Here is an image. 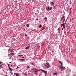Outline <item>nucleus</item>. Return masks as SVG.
Wrapping results in <instances>:
<instances>
[{"label": "nucleus", "instance_id": "nucleus-36", "mask_svg": "<svg viewBox=\"0 0 76 76\" xmlns=\"http://www.w3.org/2000/svg\"><path fill=\"white\" fill-rule=\"evenodd\" d=\"M62 30H63V29H64V28H62Z\"/></svg>", "mask_w": 76, "mask_h": 76}, {"label": "nucleus", "instance_id": "nucleus-9", "mask_svg": "<svg viewBox=\"0 0 76 76\" xmlns=\"http://www.w3.org/2000/svg\"><path fill=\"white\" fill-rule=\"evenodd\" d=\"M53 74V75H55V76H57V72H54Z\"/></svg>", "mask_w": 76, "mask_h": 76}, {"label": "nucleus", "instance_id": "nucleus-10", "mask_svg": "<svg viewBox=\"0 0 76 76\" xmlns=\"http://www.w3.org/2000/svg\"><path fill=\"white\" fill-rule=\"evenodd\" d=\"M15 75L16 76H19V74L17 73H15Z\"/></svg>", "mask_w": 76, "mask_h": 76}, {"label": "nucleus", "instance_id": "nucleus-17", "mask_svg": "<svg viewBox=\"0 0 76 76\" xmlns=\"http://www.w3.org/2000/svg\"><path fill=\"white\" fill-rule=\"evenodd\" d=\"M42 75V72H40V74H39V76H41Z\"/></svg>", "mask_w": 76, "mask_h": 76}, {"label": "nucleus", "instance_id": "nucleus-26", "mask_svg": "<svg viewBox=\"0 0 76 76\" xmlns=\"http://www.w3.org/2000/svg\"><path fill=\"white\" fill-rule=\"evenodd\" d=\"M21 58H25L24 57H21Z\"/></svg>", "mask_w": 76, "mask_h": 76}, {"label": "nucleus", "instance_id": "nucleus-25", "mask_svg": "<svg viewBox=\"0 0 76 76\" xmlns=\"http://www.w3.org/2000/svg\"><path fill=\"white\" fill-rule=\"evenodd\" d=\"M63 26V24H61V27H62Z\"/></svg>", "mask_w": 76, "mask_h": 76}, {"label": "nucleus", "instance_id": "nucleus-29", "mask_svg": "<svg viewBox=\"0 0 76 76\" xmlns=\"http://www.w3.org/2000/svg\"><path fill=\"white\" fill-rule=\"evenodd\" d=\"M45 20L46 21H47V19H46Z\"/></svg>", "mask_w": 76, "mask_h": 76}, {"label": "nucleus", "instance_id": "nucleus-2", "mask_svg": "<svg viewBox=\"0 0 76 76\" xmlns=\"http://www.w3.org/2000/svg\"><path fill=\"white\" fill-rule=\"evenodd\" d=\"M40 70L41 71V72H43L45 73V75H47V71L43 70V69H40Z\"/></svg>", "mask_w": 76, "mask_h": 76}, {"label": "nucleus", "instance_id": "nucleus-50", "mask_svg": "<svg viewBox=\"0 0 76 76\" xmlns=\"http://www.w3.org/2000/svg\"><path fill=\"white\" fill-rule=\"evenodd\" d=\"M11 65V66H12V65Z\"/></svg>", "mask_w": 76, "mask_h": 76}, {"label": "nucleus", "instance_id": "nucleus-31", "mask_svg": "<svg viewBox=\"0 0 76 76\" xmlns=\"http://www.w3.org/2000/svg\"><path fill=\"white\" fill-rule=\"evenodd\" d=\"M24 75H25L26 76L27 75L25 73H24Z\"/></svg>", "mask_w": 76, "mask_h": 76}, {"label": "nucleus", "instance_id": "nucleus-16", "mask_svg": "<svg viewBox=\"0 0 76 76\" xmlns=\"http://www.w3.org/2000/svg\"><path fill=\"white\" fill-rule=\"evenodd\" d=\"M18 56L19 57H21V56H23V55H18Z\"/></svg>", "mask_w": 76, "mask_h": 76}, {"label": "nucleus", "instance_id": "nucleus-4", "mask_svg": "<svg viewBox=\"0 0 76 76\" xmlns=\"http://www.w3.org/2000/svg\"><path fill=\"white\" fill-rule=\"evenodd\" d=\"M8 51H9L10 52H11V53H12V52H14V51H13L12 50V49L10 48H9L8 50Z\"/></svg>", "mask_w": 76, "mask_h": 76}, {"label": "nucleus", "instance_id": "nucleus-6", "mask_svg": "<svg viewBox=\"0 0 76 76\" xmlns=\"http://www.w3.org/2000/svg\"><path fill=\"white\" fill-rule=\"evenodd\" d=\"M58 61L59 62V63H60V64H61V66H63V64L62 63V62H61V61L58 60Z\"/></svg>", "mask_w": 76, "mask_h": 76}, {"label": "nucleus", "instance_id": "nucleus-45", "mask_svg": "<svg viewBox=\"0 0 76 76\" xmlns=\"http://www.w3.org/2000/svg\"><path fill=\"white\" fill-rule=\"evenodd\" d=\"M5 76H8V75H5Z\"/></svg>", "mask_w": 76, "mask_h": 76}, {"label": "nucleus", "instance_id": "nucleus-12", "mask_svg": "<svg viewBox=\"0 0 76 76\" xmlns=\"http://www.w3.org/2000/svg\"><path fill=\"white\" fill-rule=\"evenodd\" d=\"M38 71H39V70L38 69H36L35 70V72H38Z\"/></svg>", "mask_w": 76, "mask_h": 76}, {"label": "nucleus", "instance_id": "nucleus-28", "mask_svg": "<svg viewBox=\"0 0 76 76\" xmlns=\"http://www.w3.org/2000/svg\"><path fill=\"white\" fill-rule=\"evenodd\" d=\"M36 20H38V18H36Z\"/></svg>", "mask_w": 76, "mask_h": 76}, {"label": "nucleus", "instance_id": "nucleus-37", "mask_svg": "<svg viewBox=\"0 0 76 76\" xmlns=\"http://www.w3.org/2000/svg\"><path fill=\"white\" fill-rule=\"evenodd\" d=\"M3 71H4V70L3 69Z\"/></svg>", "mask_w": 76, "mask_h": 76}, {"label": "nucleus", "instance_id": "nucleus-14", "mask_svg": "<svg viewBox=\"0 0 76 76\" xmlns=\"http://www.w3.org/2000/svg\"><path fill=\"white\" fill-rule=\"evenodd\" d=\"M61 67H62V66H58V67L60 69V70H61Z\"/></svg>", "mask_w": 76, "mask_h": 76}, {"label": "nucleus", "instance_id": "nucleus-39", "mask_svg": "<svg viewBox=\"0 0 76 76\" xmlns=\"http://www.w3.org/2000/svg\"><path fill=\"white\" fill-rule=\"evenodd\" d=\"M48 10H49L50 9V8H48Z\"/></svg>", "mask_w": 76, "mask_h": 76}, {"label": "nucleus", "instance_id": "nucleus-48", "mask_svg": "<svg viewBox=\"0 0 76 76\" xmlns=\"http://www.w3.org/2000/svg\"><path fill=\"white\" fill-rule=\"evenodd\" d=\"M63 18H64V16H63Z\"/></svg>", "mask_w": 76, "mask_h": 76}, {"label": "nucleus", "instance_id": "nucleus-13", "mask_svg": "<svg viewBox=\"0 0 76 76\" xmlns=\"http://www.w3.org/2000/svg\"><path fill=\"white\" fill-rule=\"evenodd\" d=\"M9 69L10 70V71H12V69L10 68V66H9Z\"/></svg>", "mask_w": 76, "mask_h": 76}, {"label": "nucleus", "instance_id": "nucleus-30", "mask_svg": "<svg viewBox=\"0 0 76 76\" xmlns=\"http://www.w3.org/2000/svg\"><path fill=\"white\" fill-rule=\"evenodd\" d=\"M25 36H26V37H27V35H26V34H25Z\"/></svg>", "mask_w": 76, "mask_h": 76}, {"label": "nucleus", "instance_id": "nucleus-42", "mask_svg": "<svg viewBox=\"0 0 76 76\" xmlns=\"http://www.w3.org/2000/svg\"><path fill=\"white\" fill-rule=\"evenodd\" d=\"M50 10V9H49V10L50 11V10Z\"/></svg>", "mask_w": 76, "mask_h": 76}, {"label": "nucleus", "instance_id": "nucleus-38", "mask_svg": "<svg viewBox=\"0 0 76 76\" xmlns=\"http://www.w3.org/2000/svg\"><path fill=\"white\" fill-rule=\"evenodd\" d=\"M0 66H1V67L2 66V65H0Z\"/></svg>", "mask_w": 76, "mask_h": 76}, {"label": "nucleus", "instance_id": "nucleus-49", "mask_svg": "<svg viewBox=\"0 0 76 76\" xmlns=\"http://www.w3.org/2000/svg\"><path fill=\"white\" fill-rule=\"evenodd\" d=\"M71 20H70V21H71Z\"/></svg>", "mask_w": 76, "mask_h": 76}, {"label": "nucleus", "instance_id": "nucleus-11", "mask_svg": "<svg viewBox=\"0 0 76 76\" xmlns=\"http://www.w3.org/2000/svg\"><path fill=\"white\" fill-rule=\"evenodd\" d=\"M29 47H30V46L29 45L28 46V47H27L25 49L28 50V49H29Z\"/></svg>", "mask_w": 76, "mask_h": 76}, {"label": "nucleus", "instance_id": "nucleus-8", "mask_svg": "<svg viewBox=\"0 0 76 76\" xmlns=\"http://www.w3.org/2000/svg\"><path fill=\"white\" fill-rule=\"evenodd\" d=\"M50 4L51 6H54V3H53V2H50Z\"/></svg>", "mask_w": 76, "mask_h": 76}, {"label": "nucleus", "instance_id": "nucleus-34", "mask_svg": "<svg viewBox=\"0 0 76 76\" xmlns=\"http://www.w3.org/2000/svg\"><path fill=\"white\" fill-rule=\"evenodd\" d=\"M0 63H3L1 62H0Z\"/></svg>", "mask_w": 76, "mask_h": 76}, {"label": "nucleus", "instance_id": "nucleus-35", "mask_svg": "<svg viewBox=\"0 0 76 76\" xmlns=\"http://www.w3.org/2000/svg\"><path fill=\"white\" fill-rule=\"evenodd\" d=\"M10 73H11L12 74V72L11 71V72H10Z\"/></svg>", "mask_w": 76, "mask_h": 76}, {"label": "nucleus", "instance_id": "nucleus-19", "mask_svg": "<svg viewBox=\"0 0 76 76\" xmlns=\"http://www.w3.org/2000/svg\"><path fill=\"white\" fill-rule=\"evenodd\" d=\"M23 31L25 32V28H24V29H23Z\"/></svg>", "mask_w": 76, "mask_h": 76}, {"label": "nucleus", "instance_id": "nucleus-5", "mask_svg": "<svg viewBox=\"0 0 76 76\" xmlns=\"http://www.w3.org/2000/svg\"><path fill=\"white\" fill-rule=\"evenodd\" d=\"M19 61H25V59H20L19 60Z\"/></svg>", "mask_w": 76, "mask_h": 76}, {"label": "nucleus", "instance_id": "nucleus-41", "mask_svg": "<svg viewBox=\"0 0 76 76\" xmlns=\"http://www.w3.org/2000/svg\"><path fill=\"white\" fill-rule=\"evenodd\" d=\"M48 9L49 8V7H48Z\"/></svg>", "mask_w": 76, "mask_h": 76}, {"label": "nucleus", "instance_id": "nucleus-32", "mask_svg": "<svg viewBox=\"0 0 76 76\" xmlns=\"http://www.w3.org/2000/svg\"><path fill=\"white\" fill-rule=\"evenodd\" d=\"M37 73V72H34V74H37V73Z\"/></svg>", "mask_w": 76, "mask_h": 76}, {"label": "nucleus", "instance_id": "nucleus-15", "mask_svg": "<svg viewBox=\"0 0 76 76\" xmlns=\"http://www.w3.org/2000/svg\"><path fill=\"white\" fill-rule=\"evenodd\" d=\"M26 26L28 27V28H29V24H27Z\"/></svg>", "mask_w": 76, "mask_h": 76}, {"label": "nucleus", "instance_id": "nucleus-46", "mask_svg": "<svg viewBox=\"0 0 76 76\" xmlns=\"http://www.w3.org/2000/svg\"><path fill=\"white\" fill-rule=\"evenodd\" d=\"M66 0H65V1H66Z\"/></svg>", "mask_w": 76, "mask_h": 76}, {"label": "nucleus", "instance_id": "nucleus-33", "mask_svg": "<svg viewBox=\"0 0 76 76\" xmlns=\"http://www.w3.org/2000/svg\"><path fill=\"white\" fill-rule=\"evenodd\" d=\"M45 29V28H42V29Z\"/></svg>", "mask_w": 76, "mask_h": 76}, {"label": "nucleus", "instance_id": "nucleus-1", "mask_svg": "<svg viewBox=\"0 0 76 76\" xmlns=\"http://www.w3.org/2000/svg\"><path fill=\"white\" fill-rule=\"evenodd\" d=\"M45 66L47 69H48L50 67V64L48 63H46V64L45 65Z\"/></svg>", "mask_w": 76, "mask_h": 76}, {"label": "nucleus", "instance_id": "nucleus-18", "mask_svg": "<svg viewBox=\"0 0 76 76\" xmlns=\"http://www.w3.org/2000/svg\"><path fill=\"white\" fill-rule=\"evenodd\" d=\"M42 27V25H39V28H41V27Z\"/></svg>", "mask_w": 76, "mask_h": 76}, {"label": "nucleus", "instance_id": "nucleus-3", "mask_svg": "<svg viewBox=\"0 0 76 76\" xmlns=\"http://www.w3.org/2000/svg\"><path fill=\"white\" fill-rule=\"evenodd\" d=\"M64 70H66V68L64 66H62L61 67V71H63Z\"/></svg>", "mask_w": 76, "mask_h": 76}, {"label": "nucleus", "instance_id": "nucleus-40", "mask_svg": "<svg viewBox=\"0 0 76 76\" xmlns=\"http://www.w3.org/2000/svg\"><path fill=\"white\" fill-rule=\"evenodd\" d=\"M31 70H34V69H31Z\"/></svg>", "mask_w": 76, "mask_h": 76}, {"label": "nucleus", "instance_id": "nucleus-21", "mask_svg": "<svg viewBox=\"0 0 76 76\" xmlns=\"http://www.w3.org/2000/svg\"><path fill=\"white\" fill-rule=\"evenodd\" d=\"M27 68H28V69H29V68H30V67H29V66H28L27 67Z\"/></svg>", "mask_w": 76, "mask_h": 76}, {"label": "nucleus", "instance_id": "nucleus-47", "mask_svg": "<svg viewBox=\"0 0 76 76\" xmlns=\"http://www.w3.org/2000/svg\"><path fill=\"white\" fill-rule=\"evenodd\" d=\"M54 9H56V8L55 7H54Z\"/></svg>", "mask_w": 76, "mask_h": 76}, {"label": "nucleus", "instance_id": "nucleus-7", "mask_svg": "<svg viewBox=\"0 0 76 76\" xmlns=\"http://www.w3.org/2000/svg\"><path fill=\"white\" fill-rule=\"evenodd\" d=\"M10 54L11 55V56H13V55H15V53H13V52H11V53Z\"/></svg>", "mask_w": 76, "mask_h": 76}, {"label": "nucleus", "instance_id": "nucleus-24", "mask_svg": "<svg viewBox=\"0 0 76 76\" xmlns=\"http://www.w3.org/2000/svg\"><path fill=\"white\" fill-rule=\"evenodd\" d=\"M62 24H63V26L65 25V24H65V23H64Z\"/></svg>", "mask_w": 76, "mask_h": 76}, {"label": "nucleus", "instance_id": "nucleus-22", "mask_svg": "<svg viewBox=\"0 0 76 76\" xmlns=\"http://www.w3.org/2000/svg\"><path fill=\"white\" fill-rule=\"evenodd\" d=\"M63 28H65V25L63 26Z\"/></svg>", "mask_w": 76, "mask_h": 76}, {"label": "nucleus", "instance_id": "nucleus-44", "mask_svg": "<svg viewBox=\"0 0 76 76\" xmlns=\"http://www.w3.org/2000/svg\"><path fill=\"white\" fill-rule=\"evenodd\" d=\"M8 66H9V64H8Z\"/></svg>", "mask_w": 76, "mask_h": 76}, {"label": "nucleus", "instance_id": "nucleus-23", "mask_svg": "<svg viewBox=\"0 0 76 76\" xmlns=\"http://www.w3.org/2000/svg\"><path fill=\"white\" fill-rule=\"evenodd\" d=\"M50 10H52V7H50Z\"/></svg>", "mask_w": 76, "mask_h": 76}, {"label": "nucleus", "instance_id": "nucleus-27", "mask_svg": "<svg viewBox=\"0 0 76 76\" xmlns=\"http://www.w3.org/2000/svg\"><path fill=\"white\" fill-rule=\"evenodd\" d=\"M18 68H19V66H18L17 68H16V69H18Z\"/></svg>", "mask_w": 76, "mask_h": 76}, {"label": "nucleus", "instance_id": "nucleus-43", "mask_svg": "<svg viewBox=\"0 0 76 76\" xmlns=\"http://www.w3.org/2000/svg\"><path fill=\"white\" fill-rule=\"evenodd\" d=\"M10 63H11V62H10Z\"/></svg>", "mask_w": 76, "mask_h": 76}, {"label": "nucleus", "instance_id": "nucleus-20", "mask_svg": "<svg viewBox=\"0 0 76 76\" xmlns=\"http://www.w3.org/2000/svg\"><path fill=\"white\" fill-rule=\"evenodd\" d=\"M44 19H47V17H45L44 18Z\"/></svg>", "mask_w": 76, "mask_h": 76}]
</instances>
